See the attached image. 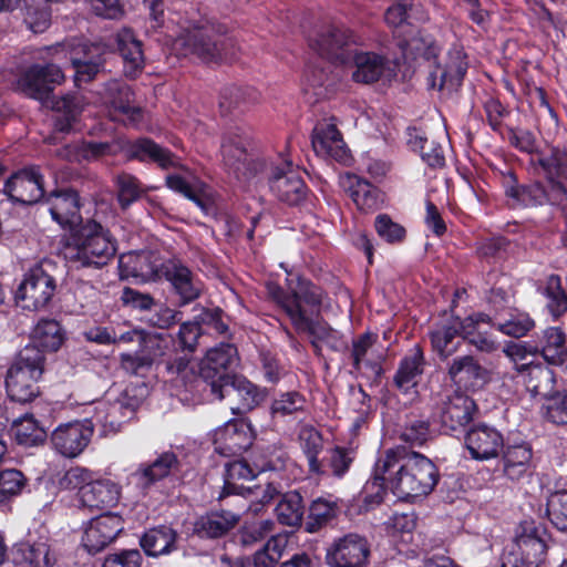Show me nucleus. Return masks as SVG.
I'll return each instance as SVG.
<instances>
[{"label": "nucleus", "mask_w": 567, "mask_h": 567, "mask_svg": "<svg viewBox=\"0 0 567 567\" xmlns=\"http://www.w3.org/2000/svg\"><path fill=\"white\" fill-rule=\"evenodd\" d=\"M299 440L301 449L306 454L309 472L316 475L323 473L318 454L322 450V439L317 430L311 426H305L300 430Z\"/></svg>", "instance_id": "46"}, {"label": "nucleus", "mask_w": 567, "mask_h": 567, "mask_svg": "<svg viewBox=\"0 0 567 567\" xmlns=\"http://www.w3.org/2000/svg\"><path fill=\"white\" fill-rule=\"evenodd\" d=\"M51 107L59 116L55 120V128L59 132L66 133L84 110L85 101L79 93H70L60 99L50 101Z\"/></svg>", "instance_id": "33"}, {"label": "nucleus", "mask_w": 567, "mask_h": 567, "mask_svg": "<svg viewBox=\"0 0 567 567\" xmlns=\"http://www.w3.org/2000/svg\"><path fill=\"white\" fill-rule=\"evenodd\" d=\"M547 175L567 178V148H553L550 154L539 159Z\"/></svg>", "instance_id": "63"}, {"label": "nucleus", "mask_w": 567, "mask_h": 567, "mask_svg": "<svg viewBox=\"0 0 567 567\" xmlns=\"http://www.w3.org/2000/svg\"><path fill=\"white\" fill-rule=\"evenodd\" d=\"M122 517L107 513L91 520L85 529L82 543L86 550L96 554L111 544L123 530Z\"/></svg>", "instance_id": "21"}, {"label": "nucleus", "mask_w": 567, "mask_h": 567, "mask_svg": "<svg viewBox=\"0 0 567 567\" xmlns=\"http://www.w3.org/2000/svg\"><path fill=\"white\" fill-rule=\"evenodd\" d=\"M303 511L302 497L296 491L284 494L276 506L278 520L284 525L292 527L301 524Z\"/></svg>", "instance_id": "43"}, {"label": "nucleus", "mask_w": 567, "mask_h": 567, "mask_svg": "<svg viewBox=\"0 0 567 567\" xmlns=\"http://www.w3.org/2000/svg\"><path fill=\"white\" fill-rule=\"evenodd\" d=\"M132 92L127 86L118 87V96L112 100L113 117L125 124L135 125L142 120V110L132 102Z\"/></svg>", "instance_id": "50"}, {"label": "nucleus", "mask_w": 567, "mask_h": 567, "mask_svg": "<svg viewBox=\"0 0 567 567\" xmlns=\"http://www.w3.org/2000/svg\"><path fill=\"white\" fill-rule=\"evenodd\" d=\"M12 432L20 445L35 446L45 440L47 433L31 415H24L12 424Z\"/></svg>", "instance_id": "47"}, {"label": "nucleus", "mask_w": 567, "mask_h": 567, "mask_svg": "<svg viewBox=\"0 0 567 567\" xmlns=\"http://www.w3.org/2000/svg\"><path fill=\"white\" fill-rule=\"evenodd\" d=\"M32 344L44 351H56L63 342V333L58 321L52 319L40 320L32 331Z\"/></svg>", "instance_id": "40"}, {"label": "nucleus", "mask_w": 567, "mask_h": 567, "mask_svg": "<svg viewBox=\"0 0 567 567\" xmlns=\"http://www.w3.org/2000/svg\"><path fill=\"white\" fill-rule=\"evenodd\" d=\"M115 252V241L110 231L94 220L81 225L63 250L64 258L76 268L103 267Z\"/></svg>", "instance_id": "2"}, {"label": "nucleus", "mask_w": 567, "mask_h": 567, "mask_svg": "<svg viewBox=\"0 0 567 567\" xmlns=\"http://www.w3.org/2000/svg\"><path fill=\"white\" fill-rule=\"evenodd\" d=\"M291 297L296 298L298 307L305 317L318 309L321 303V291L307 280L299 279L295 288H291Z\"/></svg>", "instance_id": "51"}, {"label": "nucleus", "mask_w": 567, "mask_h": 567, "mask_svg": "<svg viewBox=\"0 0 567 567\" xmlns=\"http://www.w3.org/2000/svg\"><path fill=\"white\" fill-rule=\"evenodd\" d=\"M255 477V470L243 460L234 461L226 464L225 482L219 498L230 494H243L246 491L244 485Z\"/></svg>", "instance_id": "39"}, {"label": "nucleus", "mask_w": 567, "mask_h": 567, "mask_svg": "<svg viewBox=\"0 0 567 567\" xmlns=\"http://www.w3.org/2000/svg\"><path fill=\"white\" fill-rule=\"evenodd\" d=\"M64 81L62 70L53 64H35L27 69L18 80V89L25 95L48 102L56 85Z\"/></svg>", "instance_id": "10"}, {"label": "nucleus", "mask_w": 567, "mask_h": 567, "mask_svg": "<svg viewBox=\"0 0 567 567\" xmlns=\"http://www.w3.org/2000/svg\"><path fill=\"white\" fill-rule=\"evenodd\" d=\"M446 373L458 391H477L489 381V372L472 354L456 355L447 362Z\"/></svg>", "instance_id": "12"}, {"label": "nucleus", "mask_w": 567, "mask_h": 567, "mask_svg": "<svg viewBox=\"0 0 567 567\" xmlns=\"http://www.w3.org/2000/svg\"><path fill=\"white\" fill-rule=\"evenodd\" d=\"M321 56L340 64H348L358 50V41L353 33L343 27H330L311 44Z\"/></svg>", "instance_id": "11"}, {"label": "nucleus", "mask_w": 567, "mask_h": 567, "mask_svg": "<svg viewBox=\"0 0 567 567\" xmlns=\"http://www.w3.org/2000/svg\"><path fill=\"white\" fill-rule=\"evenodd\" d=\"M237 349L230 343H220L207 351L199 365V375L210 393L234 377L230 371L237 365Z\"/></svg>", "instance_id": "8"}, {"label": "nucleus", "mask_w": 567, "mask_h": 567, "mask_svg": "<svg viewBox=\"0 0 567 567\" xmlns=\"http://www.w3.org/2000/svg\"><path fill=\"white\" fill-rule=\"evenodd\" d=\"M130 154L141 161L151 159L162 168L181 167L177 157L148 138H142L133 143L130 147Z\"/></svg>", "instance_id": "37"}, {"label": "nucleus", "mask_w": 567, "mask_h": 567, "mask_svg": "<svg viewBox=\"0 0 567 567\" xmlns=\"http://www.w3.org/2000/svg\"><path fill=\"white\" fill-rule=\"evenodd\" d=\"M93 51L99 52L96 59L86 58L84 60L81 59H72V64L75 69V83L80 82H89L95 78V75L101 71L103 61L101 58L102 49L97 44H92L87 48V54L93 53Z\"/></svg>", "instance_id": "55"}, {"label": "nucleus", "mask_w": 567, "mask_h": 567, "mask_svg": "<svg viewBox=\"0 0 567 567\" xmlns=\"http://www.w3.org/2000/svg\"><path fill=\"white\" fill-rule=\"evenodd\" d=\"M506 194L516 206L534 207L544 205V186L539 183L509 187Z\"/></svg>", "instance_id": "53"}, {"label": "nucleus", "mask_w": 567, "mask_h": 567, "mask_svg": "<svg viewBox=\"0 0 567 567\" xmlns=\"http://www.w3.org/2000/svg\"><path fill=\"white\" fill-rule=\"evenodd\" d=\"M517 378H519L526 386V390L533 396L547 398L554 388L553 371L542 364H523L517 369Z\"/></svg>", "instance_id": "30"}, {"label": "nucleus", "mask_w": 567, "mask_h": 567, "mask_svg": "<svg viewBox=\"0 0 567 567\" xmlns=\"http://www.w3.org/2000/svg\"><path fill=\"white\" fill-rule=\"evenodd\" d=\"M341 184L359 209L369 212L379 207V190L369 182L354 174H347L342 176Z\"/></svg>", "instance_id": "31"}, {"label": "nucleus", "mask_w": 567, "mask_h": 567, "mask_svg": "<svg viewBox=\"0 0 567 567\" xmlns=\"http://www.w3.org/2000/svg\"><path fill=\"white\" fill-rule=\"evenodd\" d=\"M439 48L430 43L423 51L424 59L429 62V86L440 91L453 92L463 81L467 70L466 54L460 45H453L444 56L437 61Z\"/></svg>", "instance_id": "5"}, {"label": "nucleus", "mask_w": 567, "mask_h": 567, "mask_svg": "<svg viewBox=\"0 0 567 567\" xmlns=\"http://www.w3.org/2000/svg\"><path fill=\"white\" fill-rule=\"evenodd\" d=\"M42 206L50 213L52 219L63 228L72 230L82 223L80 197L71 188L51 192L44 197Z\"/></svg>", "instance_id": "13"}, {"label": "nucleus", "mask_w": 567, "mask_h": 567, "mask_svg": "<svg viewBox=\"0 0 567 567\" xmlns=\"http://www.w3.org/2000/svg\"><path fill=\"white\" fill-rule=\"evenodd\" d=\"M162 271L184 305L199 297L203 290L200 280L181 261H166L162 265Z\"/></svg>", "instance_id": "23"}, {"label": "nucleus", "mask_w": 567, "mask_h": 567, "mask_svg": "<svg viewBox=\"0 0 567 567\" xmlns=\"http://www.w3.org/2000/svg\"><path fill=\"white\" fill-rule=\"evenodd\" d=\"M306 327H295L298 332H307L313 337L312 344L317 351L326 344L332 350H339L341 347L340 333L337 330L327 327L323 323L315 322L310 317L302 315Z\"/></svg>", "instance_id": "42"}, {"label": "nucleus", "mask_w": 567, "mask_h": 567, "mask_svg": "<svg viewBox=\"0 0 567 567\" xmlns=\"http://www.w3.org/2000/svg\"><path fill=\"white\" fill-rule=\"evenodd\" d=\"M177 464L178 461L175 453L164 452L151 464H142L132 474V477L138 486L147 488L155 482L168 476L177 467Z\"/></svg>", "instance_id": "32"}, {"label": "nucleus", "mask_w": 567, "mask_h": 567, "mask_svg": "<svg viewBox=\"0 0 567 567\" xmlns=\"http://www.w3.org/2000/svg\"><path fill=\"white\" fill-rule=\"evenodd\" d=\"M437 480L434 463L405 446L385 450L374 465L373 484L389 487L401 499L426 496Z\"/></svg>", "instance_id": "1"}, {"label": "nucleus", "mask_w": 567, "mask_h": 567, "mask_svg": "<svg viewBox=\"0 0 567 567\" xmlns=\"http://www.w3.org/2000/svg\"><path fill=\"white\" fill-rule=\"evenodd\" d=\"M492 322L502 333L513 338L524 337L535 326L534 320L527 313L512 310L508 311L507 318L504 316L494 318Z\"/></svg>", "instance_id": "48"}, {"label": "nucleus", "mask_w": 567, "mask_h": 567, "mask_svg": "<svg viewBox=\"0 0 567 567\" xmlns=\"http://www.w3.org/2000/svg\"><path fill=\"white\" fill-rule=\"evenodd\" d=\"M143 556L138 549H121L104 557L102 567H142Z\"/></svg>", "instance_id": "64"}, {"label": "nucleus", "mask_w": 567, "mask_h": 567, "mask_svg": "<svg viewBox=\"0 0 567 567\" xmlns=\"http://www.w3.org/2000/svg\"><path fill=\"white\" fill-rule=\"evenodd\" d=\"M51 261L43 260L32 267L25 275L17 290V301L23 309H43L54 296L56 281L50 270Z\"/></svg>", "instance_id": "6"}, {"label": "nucleus", "mask_w": 567, "mask_h": 567, "mask_svg": "<svg viewBox=\"0 0 567 567\" xmlns=\"http://www.w3.org/2000/svg\"><path fill=\"white\" fill-rule=\"evenodd\" d=\"M4 193L17 203L35 204L44 197L43 176L35 166L23 168L7 181Z\"/></svg>", "instance_id": "15"}, {"label": "nucleus", "mask_w": 567, "mask_h": 567, "mask_svg": "<svg viewBox=\"0 0 567 567\" xmlns=\"http://www.w3.org/2000/svg\"><path fill=\"white\" fill-rule=\"evenodd\" d=\"M489 323L493 324L492 318L486 313H475L466 317L464 340L481 352L492 353L496 351L498 343L483 329L484 324Z\"/></svg>", "instance_id": "34"}, {"label": "nucleus", "mask_w": 567, "mask_h": 567, "mask_svg": "<svg viewBox=\"0 0 567 567\" xmlns=\"http://www.w3.org/2000/svg\"><path fill=\"white\" fill-rule=\"evenodd\" d=\"M134 415V409L117 401L110 404L106 409L96 413V419L104 429V433H116L122 425Z\"/></svg>", "instance_id": "45"}, {"label": "nucleus", "mask_w": 567, "mask_h": 567, "mask_svg": "<svg viewBox=\"0 0 567 567\" xmlns=\"http://www.w3.org/2000/svg\"><path fill=\"white\" fill-rule=\"evenodd\" d=\"M92 473L83 467L74 466L56 475V485L62 491H79V499L84 487L90 483Z\"/></svg>", "instance_id": "57"}, {"label": "nucleus", "mask_w": 567, "mask_h": 567, "mask_svg": "<svg viewBox=\"0 0 567 567\" xmlns=\"http://www.w3.org/2000/svg\"><path fill=\"white\" fill-rule=\"evenodd\" d=\"M221 155L225 167L238 181H250L262 168V163L248 153L247 138L237 133L225 135Z\"/></svg>", "instance_id": "7"}, {"label": "nucleus", "mask_w": 567, "mask_h": 567, "mask_svg": "<svg viewBox=\"0 0 567 567\" xmlns=\"http://www.w3.org/2000/svg\"><path fill=\"white\" fill-rule=\"evenodd\" d=\"M259 100V92L252 87H228L221 95L220 106L229 110L241 104H255L258 103Z\"/></svg>", "instance_id": "61"}, {"label": "nucleus", "mask_w": 567, "mask_h": 567, "mask_svg": "<svg viewBox=\"0 0 567 567\" xmlns=\"http://www.w3.org/2000/svg\"><path fill=\"white\" fill-rule=\"evenodd\" d=\"M475 402L462 391L446 395L439 408V419L444 431L456 432L464 429L473 417Z\"/></svg>", "instance_id": "18"}, {"label": "nucleus", "mask_w": 567, "mask_h": 567, "mask_svg": "<svg viewBox=\"0 0 567 567\" xmlns=\"http://www.w3.org/2000/svg\"><path fill=\"white\" fill-rule=\"evenodd\" d=\"M516 545L520 553L522 563L526 567H537L544 561L547 546L538 536L533 534L522 535L517 538Z\"/></svg>", "instance_id": "49"}, {"label": "nucleus", "mask_w": 567, "mask_h": 567, "mask_svg": "<svg viewBox=\"0 0 567 567\" xmlns=\"http://www.w3.org/2000/svg\"><path fill=\"white\" fill-rule=\"evenodd\" d=\"M339 506L336 501L319 497L315 499L310 507L306 522V530L316 533L337 517Z\"/></svg>", "instance_id": "41"}, {"label": "nucleus", "mask_w": 567, "mask_h": 567, "mask_svg": "<svg viewBox=\"0 0 567 567\" xmlns=\"http://www.w3.org/2000/svg\"><path fill=\"white\" fill-rule=\"evenodd\" d=\"M412 147L420 152L422 159L431 167H441L444 165V152L441 144L430 141L427 137L415 136L411 141Z\"/></svg>", "instance_id": "59"}, {"label": "nucleus", "mask_w": 567, "mask_h": 567, "mask_svg": "<svg viewBox=\"0 0 567 567\" xmlns=\"http://www.w3.org/2000/svg\"><path fill=\"white\" fill-rule=\"evenodd\" d=\"M532 456V447L527 443L507 445L503 453L504 474L509 480H519L529 470Z\"/></svg>", "instance_id": "36"}, {"label": "nucleus", "mask_w": 567, "mask_h": 567, "mask_svg": "<svg viewBox=\"0 0 567 567\" xmlns=\"http://www.w3.org/2000/svg\"><path fill=\"white\" fill-rule=\"evenodd\" d=\"M239 520L240 516L234 512L212 511L196 518L193 524V533L199 538H220L234 529Z\"/></svg>", "instance_id": "24"}, {"label": "nucleus", "mask_w": 567, "mask_h": 567, "mask_svg": "<svg viewBox=\"0 0 567 567\" xmlns=\"http://www.w3.org/2000/svg\"><path fill=\"white\" fill-rule=\"evenodd\" d=\"M116 44L123 58L125 75L135 78L144 66L142 43L135 38L131 29L123 28L116 34Z\"/></svg>", "instance_id": "29"}, {"label": "nucleus", "mask_w": 567, "mask_h": 567, "mask_svg": "<svg viewBox=\"0 0 567 567\" xmlns=\"http://www.w3.org/2000/svg\"><path fill=\"white\" fill-rule=\"evenodd\" d=\"M117 198L122 208L128 207L133 202L137 200L142 193L140 182L130 174H121L116 179Z\"/></svg>", "instance_id": "62"}, {"label": "nucleus", "mask_w": 567, "mask_h": 567, "mask_svg": "<svg viewBox=\"0 0 567 567\" xmlns=\"http://www.w3.org/2000/svg\"><path fill=\"white\" fill-rule=\"evenodd\" d=\"M311 143L318 156L338 162L349 158L346 143L334 123L319 122L313 128Z\"/></svg>", "instance_id": "22"}, {"label": "nucleus", "mask_w": 567, "mask_h": 567, "mask_svg": "<svg viewBox=\"0 0 567 567\" xmlns=\"http://www.w3.org/2000/svg\"><path fill=\"white\" fill-rule=\"evenodd\" d=\"M375 340L377 336L372 333H364L353 340L351 357L355 370H360L361 364L370 367L377 365L378 360L373 355V346Z\"/></svg>", "instance_id": "54"}, {"label": "nucleus", "mask_w": 567, "mask_h": 567, "mask_svg": "<svg viewBox=\"0 0 567 567\" xmlns=\"http://www.w3.org/2000/svg\"><path fill=\"white\" fill-rule=\"evenodd\" d=\"M45 357L37 347H24L7 372L6 388L11 400L25 403L39 394L38 381Z\"/></svg>", "instance_id": "3"}, {"label": "nucleus", "mask_w": 567, "mask_h": 567, "mask_svg": "<svg viewBox=\"0 0 567 567\" xmlns=\"http://www.w3.org/2000/svg\"><path fill=\"white\" fill-rule=\"evenodd\" d=\"M542 346L530 347L528 353H540L544 359L551 363L558 364L564 362L566 352V334L560 328L549 327L543 331Z\"/></svg>", "instance_id": "35"}, {"label": "nucleus", "mask_w": 567, "mask_h": 567, "mask_svg": "<svg viewBox=\"0 0 567 567\" xmlns=\"http://www.w3.org/2000/svg\"><path fill=\"white\" fill-rule=\"evenodd\" d=\"M177 533L168 526H159L147 530L140 544L148 556H159L175 549Z\"/></svg>", "instance_id": "38"}, {"label": "nucleus", "mask_w": 567, "mask_h": 567, "mask_svg": "<svg viewBox=\"0 0 567 567\" xmlns=\"http://www.w3.org/2000/svg\"><path fill=\"white\" fill-rule=\"evenodd\" d=\"M92 435L93 423L90 420H84L58 426L51 435V441L60 454L72 458L85 450Z\"/></svg>", "instance_id": "14"}, {"label": "nucleus", "mask_w": 567, "mask_h": 567, "mask_svg": "<svg viewBox=\"0 0 567 567\" xmlns=\"http://www.w3.org/2000/svg\"><path fill=\"white\" fill-rule=\"evenodd\" d=\"M183 44L189 53L207 63L233 60L239 51L237 40L227 35V29L220 25L194 29L183 39Z\"/></svg>", "instance_id": "4"}, {"label": "nucleus", "mask_w": 567, "mask_h": 567, "mask_svg": "<svg viewBox=\"0 0 567 567\" xmlns=\"http://www.w3.org/2000/svg\"><path fill=\"white\" fill-rule=\"evenodd\" d=\"M546 297L548 298V309L554 317H559L567 310V295L561 287L559 276L551 275L546 284Z\"/></svg>", "instance_id": "58"}, {"label": "nucleus", "mask_w": 567, "mask_h": 567, "mask_svg": "<svg viewBox=\"0 0 567 567\" xmlns=\"http://www.w3.org/2000/svg\"><path fill=\"white\" fill-rule=\"evenodd\" d=\"M269 186L274 195L288 205L300 204L307 195V187L300 173L290 163L272 168Z\"/></svg>", "instance_id": "17"}, {"label": "nucleus", "mask_w": 567, "mask_h": 567, "mask_svg": "<svg viewBox=\"0 0 567 567\" xmlns=\"http://www.w3.org/2000/svg\"><path fill=\"white\" fill-rule=\"evenodd\" d=\"M465 444L474 458L488 460L497 455L503 446V437L494 427L483 424L467 432Z\"/></svg>", "instance_id": "25"}, {"label": "nucleus", "mask_w": 567, "mask_h": 567, "mask_svg": "<svg viewBox=\"0 0 567 567\" xmlns=\"http://www.w3.org/2000/svg\"><path fill=\"white\" fill-rule=\"evenodd\" d=\"M546 513L558 530L567 532V491L555 492L548 497Z\"/></svg>", "instance_id": "56"}, {"label": "nucleus", "mask_w": 567, "mask_h": 567, "mask_svg": "<svg viewBox=\"0 0 567 567\" xmlns=\"http://www.w3.org/2000/svg\"><path fill=\"white\" fill-rule=\"evenodd\" d=\"M218 400L227 399L229 408L234 412H244L255 408L261 400L262 393L250 381L243 377L234 375L213 391Z\"/></svg>", "instance_id": "16"}, {"label": "nucleus", "mask_w": 567, "mask_h": 567, "mask_svg": "<svg viewBox=\"0 0 567 567\" xmlns=\"http://www.w3.org/2000/svg\"><path fill=\"white\" fill-rule=\"evenodd\" d=\"M350 63L353 64L352 79L357 83L370 84L382 78L390 79L395 75L393 63L375 52L357 50Z\"/></svg>", "instance_id": "20"}, {"label": "nucleus", "mask_w": 567, "mask_h": 567, "mask_svg": "<svg viewBox=\"0 0 567 567\" xmlns=\"http://www.w3.org/2000/svg\"><path fill=\"white\" fill-rule=\"evenodd\" d=\"M266 288L268 296L286 312L293 327H306L301 310L291 293H286L281 287L274 282H268Z\"/></svg>", "instance_id": "52"}, {"label": "nucleus", "mask_w": 567, "mask_h": 567, "mask_svg": "<svg viewBox=\"0 0 567 567\" xmlns=\"http://www.w3.org/2000/svg\"><path fill=\"white\" fill-rule=\"evenodd\" d=\"M120 487L110 480H96L91 476L90 483L81 493L80 503L87 508L103 509L117 504Z\"/></svg>", "instance_id": "27"}, {"label": "nucleus", "mask_w": 567, "mask_h": 567, "mask_svg": "<svg viewBox=\"0 0 567 567\" xmlns=\"http://www.w3.org/2000/svg\"><path fill=\"white\" fill-rule=\"evenodd\" d=\"M141 350L151 359L154 364L157 360L166 357L173 346L174 339L169 333L145 332L140 333Z\"/></svg>", "instance_id": "44"}, {"label": "nucleus", "mask_w": 567, "mask_h": 567, "mask_svg": "<svg viewBox=\"0 0 567 567\" xmlns=\"http://www.w3.org/2000/svg\"><path fill=\"white\" fill-rule=\"evenodd\" d=\"M369 557L368 540L354 533L336 538L326 551V563L329 567H365Z\"/></svg>", "instance_id": "9"}, {"label": "nucleus", "mask_w": 567, "mask_h": 567, "mask_svg": "<svg viewBox=\"0 0 567 567\" xmlns=\"http://www.w3.org/2000/svg\"><path fill=\"white\" fill-rule=\"evenodd\" d=\"M215 443L220 452L229 454L241 453L252 443L250 425L243 420L228 422L216 432Z\"/></svg>", "instance_id": "26"}, {"label": "nucleus", "mask_w": 567, "mask_h": 567, "mask_svg": "<svg viewBox=\"0 0 567 567\" xmlns=\"http://www.w3.org/2000/svg\"><path fill=\"white\" fill-rule=\"evenodd\" d=\"M465 334V319L446 317L430 331L433 350L440 359L445 360L455 354L463 343Z\"/></svg>", "instance_id": "19"}, {"label": "nucleus", "mask_w": 567, "mask_h": 567, "mask_svg": "<svg viewBox=\"0 0 567 567\" xmlns=\"http://www.w3.org/2000/svg\"><path fill=\"white\" fill-rule=\"evenodd\" d=\"M424 365L423 350L419 344H415L399 364L393 379L395 386L404 393L415 388L424 371Z\"/></svg>", "instance_id": "28"}, {"label": "nucleus", "mask_w": 567, "mask_h": 567, "mask_svg": "<svg viewBox=\"0 0 567 567\" xmlns=\"http://www.w3.org/2000/svg\"><path fill=\"white\" fill-rule=\"evenodd\" d=\"M23 555L29 567H52L56 561L55 555L51 553V547L45 540L29 545Z\"/></svg>", "instance_id": "60"}]
</instances>
